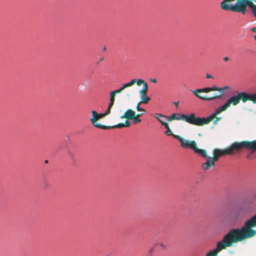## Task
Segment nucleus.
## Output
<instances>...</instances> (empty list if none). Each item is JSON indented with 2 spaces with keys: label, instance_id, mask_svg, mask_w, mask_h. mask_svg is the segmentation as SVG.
<instances>
[{
  "label": "nucleus",
  "instance_id": "dca6fc26",
  "mask_svg": "<svg viewBox=\"0 0 256 256\" xmlns=\"http://www.w3.org/2000/svg\"><path fill=\"white\" fill-rule=\"evenodd\" d=\"M224 90V94L226 90V94L228 95V96H236L237 94V90L228 86H224L223 87Z\"/></svg>",
  "mask_w": 256,
  "mask_h": 256
},
{
  "label": "nucleus",
  "instance_id": "72a5a7b5",
  "mask_svg": "<svg viewBox=\"0 0 256 256\" xmlns=\"http://www.w3.org/2000/svg\"><path fill=\"white\" fill-rule=\"evenodd\" d=\"M174 104L176 106L178 107V102H174Z\"/></svg>",
  "mask_w": 256,
  "mask_h": 256
},
{
  "label": "nucleus",
  "instance_id": "9d476101",
  "mask_svg": "<svg viewBox=\"0 0 256 256\" xmlns=\"http://www.w3.org/2000/svg\"><path fill=\"white\" fill-rule=\"evenodd\" d=\"M251 0H242L240 12L245 14L246 12V7L250 8L254 16L256 18V5L250 2Z\"/></svg>",
  "mask_w": 256,
  "mask_h": 256
},
{
  "label": "nucleus",
  "instance_id": "ea45409f",
  "mask_svg": "<svg viewBox=\"0 0 256 256\" xmlns=\"http://www.w3.org/2000/svg\"><path fill=\"white\" fill-rule=\"evenodd\" d=\"M252 210H253V209H252V208H250V209L248 210V212H250L252 211Z\"/></svg>",
  "mask_w": 256,
  "mask_h": 256
},
{
  "label": "nucleus",
  "instance_id": "37998d69",
  "mask_svg": "<svg viewBox=\"0 0 256 256\" xmlns=\"http://www.w3.org/2000/svg\"><path fill=\"white\" fill-rule=\"evenodd\" d=\"M246 206H246V205H245V206H244V208H246Z\"/></svg>",
  "mask_w": 256,
  "mask_h": 256
},
{
  "label": "nucleus",
  "instance_id": "aec40b11",
  "mask_svg": "<svg viewBox=\"0 0 256 256\" xmlns=\"http://www.w3.org/2000/svg\"><path fill=\"white\" fill-rule=\"evenodd\" d=\"M150 100V97H141L140 103L147 104Z\"/></svg>",
  "mask_w": 256,
  "mask_h": 256
},
{
  "label": "nucleus",
  "instance_id": "4468645a",
  "mask_svg": "<svg viewBox=\"0 0 256 256\" xmlns=\"http://www.w3.org/2000/svg\"><path fill=\"white\" fill-rule=\"evenodd\" d=\"M214 163L212 157L208 156L206 162L202 164V168L204 170H208L212 166L214 165Z\"/></svg>",
  "mask_w": 256,
  "mask_h": 256
},
{
  "label": "nucleus",
  "instance_id": "5701e85b",
  "mask_svg": "<svg viewBox=\"0 0 256 256\" xmlns=\"http://www.w3.org/2000/svg\"><path fill=\"white\" fill-rule=\"evenodd\" d=\"M156 245L161 247L163 250L166 249L167 247L162 242H158Z\"/></svg>",
  "mask_w": 256,
  "mask_h": 256
},
{
  "label": "nucleus",
  "instance_id": "f8f14e48",
  "mask_svg": "<svg viewBox=\"0 0 256 256\" xmlns=\"http://www.w3.org/2000/svg\"><path fill=\"white\" fill-rule=\"evenodd\" d=\"M160 123L162 126H164L165 127V128L166 129V131L164 132V134L166 136H172L173 137L176 138L179 141H180L179 138H180L182 139H184V138H183L182 137L180 136L179 135H176V134H174L173 132H172V131L170 130L168 123L165 122L163 120H160Z\"/></svg>",
  "mask_w": 256,
  "mask_h": 256
},
{
  "label": "nucleus",
  "instance_id": "423d86ee",
  "mask_svg": "<svg viewBox=\"0 0 256 256\" xmlns=\"http://www.w3.org/2000/svg\"><path fill=\"white\" fill-rule=\"evenodd\" d=\"M242 100L244 102H246L247 100H250L252 101L254 104H256V97H231L228 100V101L226 102L225 104L222 105V106L218 108L215 112L211 114L210 116H212L213 114H214L218 110H220V112L218 113L216 116L214 118H214H216V120L218 121L220 120L221 119L220 117H217L216 116L222 112L226 110L228 108H229L231 104L232 103L234 105H236L238 103H239L240 100Z\"/></svg>",
  "mask_w": 256,
  "mask_h": 256
},
{
  "label": "nucleus",
  "instance_id": "1a4fd4ad",
  "mask_svg": "<svg viewBox=\"0 0 256 256\" xmlns=\"http://www.w3.org/2000/svg\"><path fill=\"white\" fill-rule=\"evenodd\" d=\"M223 88H218L216 85H214L212 88H198L194 90H191L195 96H200V94L202 92L208 93L211 91H218L219 94H215L214 96H222L224 94Z\"/></svg>",
  "mask_w": 256,
  "mask_h": 256
},
{
  "label": "nucleus",
  "instance_id": "7c9ffc66",
  "mask_svg": "<svg viewBox=\"0 0 256 256\" xmlns=\"http://www.w3.org/2000/svg\"><path fill=\"white\" fill-rule=\"evenodd\" d=\"M114 98H115V97H110V102L114 103Z\"/></svg>",
  "mask_w": 256,
  "mask_h": 256
},
{
  "label": "nucleus",
  "instance_id": "7ed1b4c3",
  "mask_svg": "<svg viewBox=\"0 0 256 256\" xmlns=\"http://www.w3.org/2000/svg\"><path fill=\"white\" fill-rule=\"evenodd\" d=\"M253 228H256V214L246 221L242 226L236 229L246 240L256 235V230Z\"/></svg>",
  "mask_w": 256,
  "mask_h": 256
},
{
  "label": "nucleus",
  "instance_id": "c03bdc74",
  "mask_svg": "<svg viewBox=\"0 0 256 256\" xmlns=\"http://www.w3.org/2000/svg\"><path fill=\"white\" fill-rule=\"evenodd\" d=\"M99 64V62H97L96 64Z\"/></svg>",
  "mask_w": 256,
  "mask_h": 256
},
{
  "label": "nucleus",
  "instance_id": "a211bd4d",
  "mask_svg": "<svg viewBox=\"0 0 256 256\" xmlns=\"http://www.w3.org/2000/svg\"><path fill=\"white\" fill-rule=\"evenodd\" d=\"M154 116L157 118V120L160 122V120H161V118H166V116L162 114H158V113H156L154 115Z\"/></svg>",
  "mask_w": 256,
  "mask_h": 256
},
{
  "label": "nucleus",
  "instance_id": "e433bc0d",
  "mask_svg": "<svg viewBox=\"0 0 256 256\" xmlns=\"http://www.w3.org/2000/svg\"><path fill=\"white\" fill-rule=\"evenodd\" d=\"M217 122H218V121H216V120H215L214 122V124H216V123H217Z\"/></svg>",
  "mask_w": 256,
  "mask_h": 256
},
{
  "label": "nucleus",
  "instance_id": "0eeeda50",
  "mask_svg": "<svg viewBox=\"0 0 256 256\" xmlns=\"http://www.w3.org/2000/svg\"><path fill=\"white\" fill-rule=\"evenodd\" d=\"M179 138L182 147L186 148H190L193 150L195 154L200 156L204 158H208L206 150L198 148L197 144L194 140H189L186 139H182L180 138Z\"/></svg>",
  "mask_w": 256,
  "mask_h": 256
},
{
  "label": "nucleus",
  "instance_id": "f3484780",
  "mask_svg": "<svg viewBox=\"0 0 256 256\" xmlns=\"http://www.w3.org/2000/svg\"><path fill=\"white\" fill-rule=\"evenodd\" d=\"M142 114H138L135 116V118L132 119V120H134L133 123L134 124H136L140 122L141 120L139 118V117L140 116H142Z\"/></svg>",
  "mask_w": 256,
  "mask_h": 256
},
{
  "label": "nucleus",
  "instance_id": "ddd939ff",
  "mask_svg": "<svg viewBox=\"0 0 256 256\" xmlns=\"http://www.w3.org/2000/svg\"><path fill=\"white\" fill-rule=\"evenodd\" d=\"M212 153H213L214 156L212 158V159L214 160V162L218 160L220 157L221 156L228 154H227V152H226V148L224 150H220L218 148H215L213 150Z\"/></svg>",
  "mask_w": 256,
  "mask_h": 256
},
{
  "label": "nucleus",
  "instance_id": "393cba45",
  "mask_svg": "<svg viewBox=\"0 0 256 256\" xmlns=\"http://www.w3.org/2000/svg\"><path fill=\"white\" fill-rule=\"evenodd\" d=\"M130 124V122L128 121V120H126L124 123V127H128Z\"/></svg>",
  "mask_w": 256,
  "mask_h": 256
},
{
  "label": "nucleus",
  "instance_id": "473e14b6",
  "mask_svg": "<svg viewBox=\"0 0 256 256\" xmlns=\"http://www.w3.org/2000/svg\"><path fill=\"white\" fill-rule=\"evenodd\" d=\"M223 60L224 62H227L229 60V58L228 57H224V58Z\"/></svg>",
  "mask_w": 256,
  "mask_h": 256
},
{
  "label": "nucleus",
  "instance_id": "2eb2a0df",
  "mask_svg": "<svg viewBox=\"0 0 256 256\" xmlns=\"http://www.w3.org/2000/svg\"><path fill=\"white\" fill-rule=\"evenodd\" d=\"M136 115V113L134 110L130 109H128L126 111L124 114L120 116V118H126L128 120H132L135 118Z\"/></svg>",
  "mask_w": 256,
  "mask_h": 256
},
{
  "label": "nucleus",
  "instance_id": "c9c22d12",
  "mask_svg": "<svg viewBox=\"0 0 256 256\" xmlns=\"http://www.w3.org/2000/svg\"><path fill=\"white\" fill-rule=\"evenodd\" d=\"M104 60V58L103 57H102L100 60V61H102Z\"/></svg>",
  "mask_w": 256,
  "mask_h": 256
},
{
  "label": "nucleus",
  "instance_id": "412c9836",
  "mask_svg": "<svg viewBox=\"0 0 256 256\" xmlns=\"http://www.w3.org/2000/svg\"><path fill=\"white\" fill-rule=\"evenodd\" d=\"M236 96H256V94H248L245 92H238L237 90V94Z\"/></svg>",
  "mask_w": 256,
  "mask_h": 256
},
{
  "label": "nucleus",
  "instance_id": "b1692460",
  "mask_svg": "<svg viewBox=\"0 0 256 256\" xmlns=\"http://www.w3.org/2000/svg\"><path fill=\"white\" fill-rule=\"evenodd\" d=\"M198 98L203 100H213L214 98H216V97H198Z\"/></svg>",
  "mask_w": 256,
  "mask_h": 256
},
{
  "label": "nucleus",
  "instance_id": "6ab92c4d",
  "mask_svg": "<svg viewBox=\"0 0 256 256\" xmlns=\"http://www.w3.org/2000/svg\"><path fill=\"white\" fill-rule=\"evenodd\" d=\"M106 127L109 128L108 130L112 128H124V123H119L118 124L116 125H114L113 126H106Z\"/></svg>",
  "mask_w": 256,
  "mask_h": 256
},
{
  "label": "nucleus",
  "instance_id": "bb28decb",
  "mask_svg": "<svg viewBox=\"0 0 256 256\" xmlns=\"http://www.w3.org/2000/svg\"><path fill=\"white\" fill-rule=\"evenodd\" d=\"M98 116L99 119H100V118L104 117L106 115L105 114L104 112V113L100 114H98Z\"/></svg>",
  "mask_w": 256,
  "mask_h": 256
},
{
  "label": "nucleus",
  "instance_id": "6e6552de",
  "mask_svg": "<svg viewBox=\"0 0 256 256\" xmlns=\"http://www.w3.org/2000/svg\"><path fill=\"white\" fill-rule=\"evenodd\" d=\"M242 0H224L220 2V8L224 10L240 12Z\"/></svg>",
  "mask_w": 256,
  "mask_h": 256
},
{
  "label": "nucleus",
  "instance_id": "c85d7f7f",
  "mask_svg": "<svg viewBox=\"0 0 256 256\" xmlns=\"http://www.w3.org/2000/svg\"><path fill=\"white\" fill-rule=\"evenodd\" d=\"M206 78H213V77L212 76H211L210 74H206Z\"/></svg>",
  "mask_w": 256,
  "mask_h": 256
},
{
  "label": "nucleus",
  "instance_id": "9b49d317",
  "mask_svg": "<svg viewBox=\"0 0 256 256\" xmlns=\"http://www.w3.org/2000/svg\"><path fill=\"white\" fill-rule=\"evenodd\" d=\"M92 118L90 119V121L95 127L102 130L108 129L109 128L106 127V126H104L97 122V120H99L100 119L98 118V113L96 110H92Z\"/></svg>",
  "mask_w": 256,
  "mask_h": 256
},
{
  "label": "nucleus",
  "instance_id": "c756f323",
  "mask_svg": "<svg viewBox=\"0 0 256 256\" xmlns=\"http://www.w3.org/2000/svg\"><path fill=\"white\" fill-rule=\"evenodd\" d=\"M113 104H114V102H110V103L109 104L108 108H111Z\"/></svg>",
  "mask_w": 256,
  "mask_h": 256
},
{
  "label": "nucleus",
  "instance_id": "f03ea898",
  "mask_svg": "<svg viewBox=\"0 0 256 256\" xmlns=\"http://www.w3.org/2000/svg\"><path fill=\"white\" fill-rule=\"evenodd\" d=\"M220 110H218L217 112L212 116H209L206 118L196 117L195 114L191 113L188 115L184 114H180L179 113L172 114L170 116L166 117L168 121L171 122L172 120H182L191 124L197 126H203L205 124H208L212 121L215 116L220 112Z\"/></svg>",
  "mask_w": 256,
  "mask_h": 256
},
{
  "label": "nucleus",
  "instance_id": "f704fd0d",
  "mask_svg": "<svg viewBox=\"0 0 256 256\" xmlns=\"http://www.w3.org/2000/svg\"><path fill=\"white\" fill-rule=\"evenodd\" d=\"M106 46H104V47L103 48V50H104V51H106Z\"/></svg>",
  "mask_w": 256,
  "mask_h": 256
},
{
  "label": "nucleus",
  "instance_id": "cd10ccee",
  "mask_svg": "<svg viewBox=\"0 0 256 256\" xmlns=\"http://www.w3.org/2000/svg\"><path fill=\"white\" fill-rule=\"evenodd\" d=\"M110 113V108H108L106 111L104 112L106 116Z\"/></svg>",
  "mask_w": 256,
  "mask_h": 256
},
{
  "label": "nucleus",
  "instance_id": "2f4dec72",
  "mask_svg": "<svg viewBox=\"0 0 256 256\" xmlns=\"http://www.w3.org/2000/svg\"><path fill=\"white\" fill-rule=\"evenodd\" d=\"M150 81H151L152 82H154V83H156V82H157L156 79V78H154V79H151V80H150Z\"/></svg>",
  "mask_w": 256,
  "mask_h": 256
},
{
  "label": "nucleus",
  "instance_id": "a878e982",
  "mask_svg": "<svg viewBox=\"0 0 256 256\" xmlns=\"http://www.w3.org/2000/svg\"><path fill=\"white\" fill-rule=\"evenodd\" d=\"M251 31L256 32L255 36H254V40H256V27H253L251 28Z\"/></svg>",
  "mask_w": 256,
  "mask_h": 256
},
{
  "label": "nucleus",
  "instance_id": "f257e3e1",
  "mask_svg": "<svg viewBox=\"0 0 256 256\" xmlns=\"http://www.w3.org/2000/svg\"><path fill=\"white\" fill-rule=\"evenodd\" d=\"M244 240L236 228H232L224 236L222 240L217 242L216 248L208 252L206 256H218V252L222 250Z\"/></svg>",
  "mask_w": 256,
  "mask_h": 256
},
{
  "label": "nucleus",
  "instance_id": "4be33fe9",
  "mask_svg": "<svg viewBox=\"0 0 256 256\" xmlns=\"http://www.w3.org/2000/svg\"><path fill=\"white\" fill-rule=\"evenodd\" d=\"M140 104H141V103H140V102H139L137 106H136V108L137 110L140 111V112H146V110L144 109H143V108H140Z\"/></svg>",
  "mask_w": 256,
  "mask_h": 256
},
{
  "label": "nucleus",
  "instance_id": "a19ab883",
  "mask_svg": "<svg viewBox=\"0 0 256 256\" xmlns=\"http://www.w3.org/2000/svg\"><path fill=\"white\" fill-rule=\"evenodd\" d=\"M48 162V160H45V162H46V163H47Z\"/></svg>",
  "mask_w": 256,
  "mask_h": 256
},
{
  "label": "nucleus",
  "instance_id": "58836bf2",
  "mask_svg": "<svg viewBox=\"0 0 256 256\" xmlns=\"http://www.w3.org/2000/svg\"><path fill=\"white\" fill-rule=\"evenodd\" d=\"M250 2H256V0H250Z\"/></svg>",
  "mask_w": 256,
  "mask_h": 256
},
{
  "label": "nucleus",
  "instance_id": "4c0bfd02",
  "mask_svg": "<svg viewBox=\"0 0 256 256\" xmlns=\"http://www.w3.org/2000/svg\"><path fill=\"white\" fill-rule=\"evenodd\" d=\"M152 251H153V250H152V249H151L150 250L149 252H150V253H152Z\"/></svg>",
  "mask_w": 256,
  "mask_h": 256
},
{
  "label": "nucleus",
  "instance_id": "79ce46f5",
  "mask_svg": "<svg viewBox=\"0 0 256 256\" xmlns=\"http://www.w3.org/2000/svg\"><path fill=\"white\" fill-rule=\"evenodd\" d=\"M198 136H202V134H198Z\"/></svg>",
  "mask_w": 256,
  "mask_h": 256
},
{
  "label": "nucleus",
  "instance_id": "20e7f679",
  "mask_svg": "<svg viewBox=\"0 0 256 256\" xmlns=\"http://www.w3.org/2000/svg\"><path fill=\"white\" fill-rule=\"evenodd\" d=\"M135 84H136L138 86L143 85L142 88L139 92L140 96H147V92L148 90V85L147 83L142 79H132L130 82L124 84L118 90H113L110 92V96H114L117 94H120L124 89L130 87Z\"/></svg>",
  "mask_w": 256,
  "mask_h": 256
},
{
  "label": "nucleus",
  "instance_id": "39448f33",
  "mask_svg": "<svg viewBox=\"0 0 256 256\" xmlns=\"http://www.w3.org/2000/svg\"><path fill=\"white\" fill-rule=\"evenodd\" d=\"M243 148L256 151V140L252 142H235L226 149L228 154L232 155L240 152Z\"/></svg>",
  "mask_w": 256,
  "mask_h": 256
}]
</instances>
